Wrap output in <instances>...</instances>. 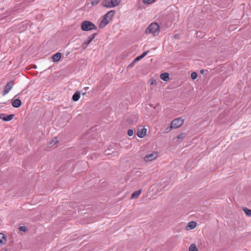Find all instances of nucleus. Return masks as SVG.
<instances>
[{
  "label": "nucleus",
  "mask_w": 251,
  "mask_h": 251,
  "mask_svg": "<svg viewBox=\"0 0 251 251\" xmlns=\"http://www.w3.org/2000/svg\"><path fill=\"white\" fill-rule=\"evenodd\" d=\"M198 77V74L196 72H193L191 74V77L192 79L194 80Z\"/></svg>",
  "instance_id": "obj_26"
},
{
  "label": "nucleus",
  "mask_w": 251,
  "mask_h": 251,
  "mask_svg": "<svg viewBox=\"0 0 251 251\" xmlns=\"http://www.w3.org/2000/svg\"><path fill=\"white\" fill-rule=\"evenodd\" d=\"M97 26L92 22L88 21H85L81 24V29L83 31H90L92 30H96Z\"/></svg>",
  "instance_id": "obj_3"
},
{
  "label": "nucleus",
  "mask_w": 251,
  "mask_h": 251,
  "mask_svg": "<svg viewBox=\"0 0 251 251\" xmlns=\"http://www.w3.org/2000/svg\"><path fill=\"white\" fill-rule=\"evenodd\" d=\"M160 78L164 81H167L169 79V75L167 73L161 74Z\"/></svg>",
  "instance_id": "obj_17"
},
{
  "label": "nucleus",
  "mask_w": 251,
  "mask_h": 251,
  "mask_svg": "<svg viewBox=\"0 0 251 251\" xmlns=\"http://www.w3.org/2000/svg\"><path fill=\"white\" fill-rule=\"evenodd\" d=\"M137 61H135V59H134L129 65H128V67H133L135 63Z\"/></svg>",
  "instance_id": "obj_31"
},
{
  "label": "nucleus",
  "mask_w": 251,
  "mask_h": 251,
  "mask_svg": "<svg viewBox=\"0 0 251 251\" xmlns=\"http://www.w3.org/2000/svg\"><path fill=\"white\" fill-rule=\"evenodd\" d=\"M19 230L20 231L26 232L27 229L26 227L25 226H21L19 228Z\"/></svg>",
  "instance_id": "obj_28"
},
{
  "label": "nucleus",
  "mask_w": 251,
  "mask_h": 251,
  "mask_svg": "<svg viewBox=\"0 0 251 251\" xmlns=\"http://www.w3.org/2000/svg\"><path fill=\"white\" fill-rule=\"evenodd\" d=\"M80 93L78 92H76L73 96L72 99L74 101H77L80 99Z\"/></svg>",
  "instance_id": "obj_18"
},
{
  "label": "nucleus",
  "mask_w": 251,
  "mask_h": 251,
  "mask_svg": "<svg viewBox=\"0 0 251 251\" xmlns=\"http://www.w3.org/2000/svg\"><path fill=\"white\" fill-rule=\"evenodd\" d=\"M58 143V140L57 137H54L50 142H49L48 146L49 147H51L54 145H56Z\"/></svg>",
  "instance_id": "obj_15"
},
{
  "label": "nucleus",
  "mask_w": 251,
  "mask_h": 251,
  "mask_svg": "<svg viewBox=\"0 0 251 251\" xmlns=\"http://www.w3.org/2000/svg\"><path fill=\"white\" fill-rule=\"evenodd\" d=\"M183 122L184 121L182 119L178 118L173 120L171 123V125L175 129L183 125Z\"/></svg>",
  "instance_id": "obj_4"
},
{
  "label": "nucleus",
  "mask_w": 251,
  "mask_h": 251,
  "mask_svg": "<svg viewBox=\"0 0 251 251\" xmlns=\"http://www.w3.org/2000/svg\"><path fill=\"white\" fill-rule=\"evenodd\" d=\"M147 130L146 128H144L141 130L138 131L137 133L138 137L140 138H143L146 134Z\"/></svg>",
  "instance_id": "obj_12"
},
{
  "label": "nucleus",
  "mask_w": 251,
  "mask_h": 251,
  "mask_svg": "<svg viewBox=\"0 0 251 251\" xmlns=\"http://www.w3.org/2000/svg\"><path fill=\"white\" fill-rule=\"evenodd\" d=\"M13 84L12 81H10L6 84L4 88V91L2 93V95L4 96L9 93L13 87Z\"/></svg>",
  "instance_id": "obj_6"
},
{
  "label": "nucleus",
  "mask_w": 251,
  "mask_h": 251,
  "mask_svg": "<svg viewBox=\"0 0 251 251\" xmlns=\"http://www.w3.org/2000/svg\"><path fill=\"white\" fill-rule=\"evenodd\" d=\"M92 42L87 39L84 43H83L81 45L82 50H84L87 46L91 43Z\"/></svg>",
  "instance_id": "obj_16"
},
{
  "label": "nucleus",
  "mask_w": 251,
  "mask_h": 251,
  "mask_svg": "<svg viewBox=\"0 0 251 251\" xmlns=\"http://www.w3.org/2000/svg\"><path fill=\"white\" fill-rule=\"evenodd\" d=\"M158 156V153L156 151H153L151 153L146 155L144 159L145 161L149 162L154 160Z\"/></svg>",
  "instance_id": "obj_5"
},
{
  "label": "nucleus",
  "mask_w": 251,
  "mask_h": 251,
  "mask_svg": "<svg viewBox=\"0 0 251 251\" xmlns=\"http://www.w3.org/2000/svg\"><path fill=\"white\" fill-rule=\"evenodd\" d=\"M242 209L247 216L251 217V210L250 209L247 207H243Z\"/></svg>",
  "instance_id": "obj_21"
},
{
  "label": "nucleus",
  "mask_w": 251,
  "mask_h": 251,
  "mask_svg": "<svg viewBox=\"0 0 251 251\" xmlns=\"http://www.w3.org/2000/svg\"><path fill=\"white\" fill-rule=\"evenodd\" d=\"M127 134L129 136H131L133 134V130L132 129H128L127 131Z\"/></svg>",
  "instance_id": "obj_30"
},
{
  "label": "nucleus",
  "mask_w": 251,
  "mask_h": 251,
  "mask_svg": "<svg viewBox=\"0 0 251 251\" xmlns=\"http://www.w3.org/2000/svg\"><path fill=\"white\" fill-rule=\"evenodd\" d=\"M110 22V21H109L108 19L103 16L102 19L99 24V27L100 28H102L104 27L107 25L109 24Z\"/></svg>",
  "instance_id": "obj_8"
},
{
  "label": "nucleus",
  "mask_w": 251,
  "mask_h": 251,
  "mask_svg": "<svg viewBox=\"0 0 251 251\" xmlns=\"http://www.w3.org/2000/svg\"><path fill=\"white\" fill-rule=\"evenodd\" d=\"M61 53L57 52L52 56V58L54 62H57V61H59V60L61 59Z\"/></svg>",
  "instance_id": "obj_13"
},
{
  "label": "nucleus",
  "mask_w": 251,
  "mask_h": 251,
  "mask_svg": "<svg viewBox=\"0 0 251 251\" xmlns=\"http://www.w3.org/2000/svg\"><path fill=\"white\" fill-rule=\"evenodd\" d=\"M189 251H198L196 244H191L189 248Z\"/></svg>",
  "instance_id": "obj_22"
},
{
  "label": "nucleus",
  "mask_w": 251,
  "mask_h": 251,
  "mask_svg": "<svg viewBox=\"0 0 251 251\" xmlns=\"http://www.w3.org/2000/svg\"><path fill=\"white\" fill-rule=\"evenodd\" d=\"M121 0H103L101 5L105 7L110 8L118 6Z\"/></svg>",
  "instance_id": "obj_2"
},
{
  "label": "nucleus",
  "mask_w": 251,
  "mask_h": 251,
  "mask_svg": "<svg viewBox=\"0 0 251 251\" xmlns=\"http://www.w3.org/2000/svg\"><path fill=\"white\" fill-rule=\"evenodd\" d=\"M174 129L173 127L170 125V126L167 127L165 130L164 131V133H168L170 132L172 129Z\"/></svg>",
  "instance_id": "obj_25"
},
{
  "label": "nucleus",
  "mask_w": 251,
  "mask_h": 251,
  "mask_svg": "<svg viewBox=\"0 0 251 251\" xmlns=\"http://www.w3.org/2000/svg\"><path fill=\"white\" fill-rule=\"evenodd\" d=\"M100 1V0H92L91 4L92 5L95 6L99 3Z\"/></svg>",
  "instance_id": "obj_29"
},
{
  "label": "nucleus",
  "mask_w": 251,
  "mask_h": 251,
  "mask_svg": "<svg viewBox=\"0 0 251 251\" xmlns=\"http://www.w3.org/2000/svg\"><path fill=\"white\" fill-rule=\"evenodd\" d=\"M156 0H143V2L144 4H151L153 3Z\"/></svg>",
  "instance_id": "obj_23"
},
{
  "label": "nucleus",
  "mask_w": 251,
  "mask_h": 251,
  "mask_svg": "<svg viewBox=\"0 0 251 251\" xmlns=\"http://www.w3.org/2000/svg\"><path fill=\"white\" fill-rule=\"evenodd\" d=\"M82 95H85V92H84V93H83Z\"/></svg>",
  "instance_id": "obj_33"
},
{
  "label": "nucleus",
  "mask_w": 251,
  "mask_h": 251,
  "mask_svg": "<svg viewBox=\"0 0 251 251\" xmlns=\"http://www.w3.org/2000/svg\"><path fill=\"white\" fill-rule=\"evenodd\" d=\"M160 32V27L156 23L151 24L145 30V33L147 34H151L154 37L157 36Z\"/></svg>",
  "instance_id": "obj_1"
},
{
  "label": "nucleus",
  "mask_w": 251,
  "mask_h": 251,
  "mask_svg": "<svg viewBox=\"0 0 251 251\" xmlns=\"http://www.w3.org/2000/svg\"><path fill=\"white\" fill-rule=\"evenodd\" d=\"M22 105V101L20 99H15L12 102V105L15 108H18Z\"/></svg>",
  "instance_id": "obj_11"
},
{
  "label": "nucleus",
  "mask_w": 251,
  "mask_h": 251,
  "mask_svg": "<svg viewBox=\"0 0 251 251\" xmlns=\"http://www.w3.org/2000/svg\"><path fill=\"white\" fill-rule=\"evenodd\" d=\"M156 81L155 79H151V80H150V84L151 85H154L155 84H156Z\"/></svg>",
  "instance_id": "obj_32"
},
{
  "label": "nucleus",
  "mask_w": 251,
  "mask_h": 251,
  "mask_svg": "<svg viewBox=\"0 0 251 251\" xmlns=\"http://www.w3.org/2000/svg\"><path fill=\"white\" fill-rule=\"evenodd\" d=\"M149 51V50H147V51L144 52L141 55H140L139 56L136 57L135 58V61H138L140 60L141 59L144 58L148 54Z\"/></svg>",
  "instance_id": "obj_19"
},
{
  "label": "nucleus",
  "mask_w": 251,
  "mask_h": 251,
  "mask_svg": "<svg viewBox=\"0 0 251 251\" xmlns=\"http://www.w3.org/2000/svg\"><path fill=\"white\" fill-rule=\"evenodd\" d=\"M6 238L5 235L1 233H0V244L4 245L6 243Z\"/></svg>",
  "instance_id": "obj_20"
},
{
  "label": "nucleus",
  "mask_w": 251,
  "mask_h": 251,
  "mask_svg": "<svg viewBox=\"0 0 251 251\" xmlns=\"http://www.w3.org/2000/svg\"><path fill=\"white\" fill-rule=\"evenodd\" d=\"M186 135H185V133H181L178 135H177V136H176V138L177 139H184Z\"/></svg>",
  "instance_id": "obj_24"
},
{
  "label": "nucleus",
  "mask_w": 251,
  "mask_h": 251,
  "mask_svg": "<svg viewBox=\"0 0 251 251\" xmlns=\"http://www.w3.org/2000/svg\"><path fill=\"white\" fill-rule=\"evenodd\" d=\"M197 225V223L194 221L189 222L186 226V229L188 230L193 229L196 227Z\"/></svg>",
  "instance_id": "obj_10"
},
{
  "label": "nucleus",
  "mask_w": 251,
  "mask_h": 251,
  "mask_svg": "<svg viewBox=\"0 0 251 251\" xmlns=\"http://www.w3.org/2000/svg\"><path fill=\"white\" fill-rule=\"evenodd\" d=\"M141 192H142V190H141V189L134 192L131 194V199H137L140 196Z\"/></svg>",
  "instance_id": "obj_14"
},
{
  "label": "nucleus",
  "mask_w": 251,
  "mask_h": 251,
  "mask_svg": "<svg viewBox=\"0 0 251 251\" xmlns=\"http://www.w3.org/2000/svg\"><path fill=\"white\" fill-rule=\"evenodd\" d=\"M115 14V11L114 10H111L106 13L103 16L106 18L108 19L109 21H111L113 16Z\"/></svg>",
  "instance_id": "obj_9"
},
{
  "label": "nucleus",
  "mask_w": 251,
  "mask_h": 251,
  "mask_svg": "<svg viewBox=\"0 0 251 251\" xmlns=\"http://www.w3.org/2000/svg\"><path fill=\"white\" fill-rule=\"evenodd\" d=\"M96 35H97L96 33H93L90 36H89L88 38V39L92 42L93 41V40L95 38Z\"/></svg>",
  "instance_id": "obj_27"
},
{
  "label": "nucleus",
  "mask_w": 251,
  "mask_h": 251,
  "mask_svg": "<svg viewBox=\"0 0 251 251\" xmlns=\"http://www.w3.org/2000/svg\"><path fill=\"white\" fill-rule=\"evenodd\" d=\"M14 116V114H10L6 116L4 113L0 114V119L4 121L8 122L12 120Z\"/></svg>",
  "instance_id": "obj_7"
}]
</instances>
